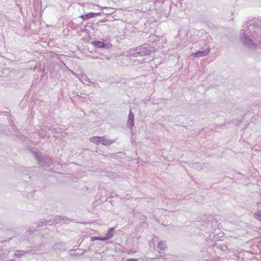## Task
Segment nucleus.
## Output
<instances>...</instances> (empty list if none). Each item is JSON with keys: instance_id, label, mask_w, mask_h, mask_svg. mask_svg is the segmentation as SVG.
Listing matches in <instances>:
<instances>
[{"instance_id": "nucleus-1", "label": "nucleus", "mask_w": 261, "mask_h": 261, "mask_svg": "<svg viewBox=\"0 0 261 261\" xmlns=\"http://www.w3.org/2000/svg\"><path fill=\"white\" fill-rule=\"evenodd\" d=\"M241 33L242 42L249 48L261 44V19L254 18L246 21Z\"/></svg>"}, {"instance_id": "nucleus-2", "label": "nucleus", "mask_w": 261, "mask_h": 261, "mask_svg": "<svg viewBox=\"0 0 261 261\" xmlns=\"http://www.w3.org/2000/svg\"><path fill=\"white\" fill-rule=\"evenodd\" d=\"M130 51V54L133 57H138L149 55L155 51V49L153 47L148 45H144L143 46H138L135 49L131 50Z\"/></svg>"}, {"instance_id": "nucleus-3", "label": "nucleus", "mask_w": 261, "mask_h": 261, "mask_svg": "<svg viewBox=\"0 0 261 261\" xmlns=\"http://www.w3.org/2000/svg\"><path fill=\"white\" fill-rule=\"evenodd\" d=\"M34 156L38 161V164L41 166H49L53 163L51 158L42 154L41 152H34Z\"/></svg>"}, {"instance_id": "nucleus-4", "label": "nucleus", "mask_w": 261, "mask_h": 261, "mask_svg": "<svg viewBox=\"0 0 261 261\" xmlns=\"http://www.w3.org/2000/svg\"><path fill=\"white\" fill-rule=\"evenodd\" d=\"M69 220V219L68 218H67V217H61V218H56L55 219H53V220L46 221V220H41L39 221V226H42L43 225H46V224L51 225L54 223H56V224L58 223L59 222V220L64 221V220Z\"/></svg>"}, {"instance_id": "nucleus-5", "label": "nucleus", "mask_w": 261, "mask_h": 261, "mask_svg": "<svg viewBox=\"0 0 261 261\" xmlns=\"http://www.w3.org/2000/svg\"><path fill=\"white\" fill-rule=\"evenodd\" d=\"M92 45L97 48H109L112 46L109 43H106L100 41H93L91 42Z\"/></svg>"}, {"instance_id": "nucleus-6", "label": "nucleus", "mask_w": 261, "mask_h": 261, "mask_svg": "<svg viewBox=\"0 0 261 261\" xmlns=\"http://www.w3.org/2000/svg\"><path fill=\"white\" fill-rule=\"evenodd\" d=\"M210 52V49L207 48L204 50L198 51L191 54L192 57L194 58H201L207 56Z\"/></svg>"}, {"instance_id": "nucleus-7", "label": "nucleus", "mask_w": 261, "mask_h": 261, "mask_svg": "<svg viewBox=\"0 0 261 261\" xmlns=\"http://www.w3.org/2000/svg\"><path fill=\"white\" fill-rule=\"evenodd\" d=\"M100 15V13H94L90 12L87 14L81 15L80 17L82 18L83 20H88L90 18H93Z\"/></svg>"}, {"instance_id": "nucleus-8", "label": "nucleus", "mask_w": 261, "mask_h": 261, "mask_svg": "<svg viewBox=\"0 0 261 261\" xmlns=\"http://www.w3.org/2000/svg\"><path fill=\"white\" fill-rule=\"evenodd\" d=\"M100 143L105 146H109L116 141V140L109 139L107 138L106 136L100 137Z\"/></svg>"}, {"instance_id": "nucleus-9", "label": "nucleus", "mask_w": 261, "mask_h": 261, "mask_svg": "<svg viewBox=\"0 0 261 261\" xmlns=\"http://www.w3.org/2000/svg\"><path fill=\"white\" fill-rule=\"evenodd\" d=\"M89 141L92 143H95V144L98 145L99 143H100V141H101L100 137H98V136L92 137L90 138H89Z\"/></svg>"}, {"instance_id": "nucleus-10", "label": "nucleus", "mask_w": 261, "mask_h": 261, "mask_svg": "<svg viewBox=\"0 0 261 261\" xmlns=\"http://www.w3.org/2000/svg\"><path fill=\"white\" fill-rule=\"evenodd\" d=\"M127 125L129 128H132L134 126V119L128 118Z\"/></svg>"}, {"instance_id": "nucleus-11", "label": "nucleus", "mask_w": 261, "mask_h": 261, "mask_svg": "<svg viewBox=\"0 0 261 261\" xmlns=\"http://www.w3.org/2000/svg\"><path fill=\"white\" fill-rule=\"evenodd\" d=\"M158 247L161 250H164L166 248V246L164 242L160 241L158 244Z\"/></svg>"}, {"instance_id": "nucleus-12", "label": "nucleus", "mask_w": 261, "mask_h": 261, "mask_svg": "<svg viewBox=\"0 0 261 261\" xmlns=\"http://www.w3.org/2000/svg\"><path fill=\"white\" fill-rule=\"evenodd\" d=\"M254 218L261 222V212H258L254 213Z\"/></svg>"}, {"instance_id": "nucleus-13", "label": "nucleus", "mask_w": 261, "mask_h": 261, "mask_svg": "<svg viewBox=\"0 0 261 261\" xmlns=\"http://www.w3.org/2000/svg\"><path fill=\"white\" fill-rule=\"evenodd\" d=\"M25 253V252L22 251V252L19 250H17L15 253L14 256L17 257H20L23 256Z\"/></svg>"}, {"instance_id": "nucleus-14", "label": "nucleus", "mask_w": 261, "mask_h": 261, "mask_svg": "<svg viewBox=\"0 0 261 261\" xmlns=\"http://www.w3.org/2000/svg\"><path fill=\"white\" fill-rule=\"evenodd\" d=\"M128 118L134 119V114L131 110H129Z\"/></svg>"}, {"instance_id": "nucleus-15", "label": "nucleus", "mask_w": 261, "mask_h": 261, "mask_svg": "<svg viewBox=\"0 0 261 261\" xmlns=\"http://www.w3.org/2000/svg\"><path fill=\"white\" fill-rule=\"evenodd\" d=\"M83 79L85 81L88 82V83L91 84H93V83L90 80V79L87 76H83Z\"/></svg>"}, {"instance_id": "nucleus-16", "label": "nucleus", "mask_w": 261, "mask_h": 261, "mask_svg": "<svg viewBox=\"0 0 261 261\" xmlns=\"http://www.w3.org/2000/svg\"><path fill=\"white\" fill-rule=\"evenodd\" d=\"M106 236L107 237H109V239H110L113 237V233H111V231H108Z\"/></svg>"}, {"instance_id": "nucleus-17", "label": "nucleus", "mask_w": 261, "mask_h": 261, "mask_svg": "<svg viewBox=\"0 0 261 261\" xmlns=\"http://www.w3.org/2000/svg\"><path fill=\"white\" fill-rule=\"evenodd\" d=\"M100 237H91V240L92 241H96V240H99L100 241Z\"/></svg>"}, {"instance_id": "nucleus-18", "label": "nucleus", "mask_w": 261, "mask_h": 261, "mask_svg": "<svg viewBox=\"0 0 261 261\" xmlns=\"http://www.w3.org/2000/svg\"><path fill=\"white\" fill-rule=\"evenodd\" d=\"M108 240H109V237H107L106 236L105 237H100V241H105Z\"/></svg>"}, {"instance_id": "nucleus-19", "label": "nucleus", "mask_w": 261, "mask_h": 261, "mask_svg": "<svg viewBox=\"0 0 261 261\" xmlns=\"http://www.w3.org/2000/svg\"><path fill=\"white\" fill-rule=\"evenodd\" d=\"M124 261H138V259L136 258H129L126 260L125 259Z\"/></svg>"}, {"instance_id": "nucleus-20", "label": "nucleus", "mask_w": 261, "mask_h": 261, "mask_svg": "<svg viewBox=\"0 0 261 261\" xmlns=\"http://www.w3.org/2000/svg\"><path fill=\"white\" fill-rule=\"evenodd\" d=\"M114 230V228L112 227L110 229H109V231H111V233H113Z\"/></svg>"}, {"instance_id": "nucleus-21", "label": "nucleus", "mask_w": 261, "mask_h": 261, "mask_svg": "<svg viewBox=\"0 0 261 261\" xmlns=\"http://www.w3.org/2000/svg\"><path fill=\"white\" fill-rule=\"evenodd\" d=\"M241 122V121L240 120H239V119L237 120L236 123H237V124H240Z\"/></svg>"}, {"instance_id": "nucleus-22", "label": "nucleus", "mask_w": 261, "mask_h": 261, "mask_svg": "<svg viewBox=\"0 0 261 261\" xmlns=\"http://www.w3.org/2000/svg\"><path fill=\"white\" fill-rule=\"evenodd\" d=\"M113 156V154H110L109 156L112 157Z\"/></svg>"}, {"instance_id": "nucleus-23", "label": "nucleus", "mask_w": 261, "mask_h": 261, "mask_svg": "<svg viewBox=\"0 0 261 261\" xmlns=\"http://www.w3.org/2000/svg\"><path fill=\"white\" fill-rule=\"evenodd\" d=\"M77 96L78 97H84V96H83V95L80 96L79 95H77Z\"/></svg>"}, {"instance_id": "nucleus-24", "label": "nucleus", "mask_w": 261, "mask_h": 261, "mask_svg": "<svg viewBox=\"0 0 261 261\" xmlns=\"http://www.w3.org/2000/svg\"><path fill=\"white\" fill-rule=\"evenodd\" d=\"M85 97H86L85 96L82 97V98H85Z\"/></svg>"}]
</instances>
